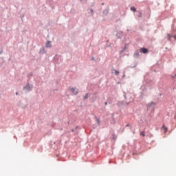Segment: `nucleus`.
<instances>
[{
  "mask_svg": "<svg viewBox=\"0 0 176 176\" xmlns=\"http://www.w3.org/2000/svg\"><path fill=\"white\" fill-rule=\"evenodd\" d=\"M113 71H114L116 75H119V74H120L119 71H118L116 69H113Z\"/></svg>",
  "mask_w": 176,
  "mask_h": 176,
  "instance_id": "obj_7",
  "label": "nucleus"
},
{
  "mask_svg": "<svg viewBox=\"0 0 176 176\" xmlns=\"http://www.w3.org/2000/svg\"><path fill=\"white\" fill-rule=\"evenodd\" d=\"M74 131H75V130H74V129H72V133H74Z\"/></svg>",
  "mask_w": 176,
  "mask_h": 176,
  "instance_id": "obj_14",
  "label": "nucleus"
},
{
  "mask_svg": "<svg viewBox=\"0 0 176 176\" xmlns=\"http://www.w3.org/2000/svg\"><path fill=\"white\" fill-rule=\"evenodd\" d=\"M89 98V94H87L85 96L84 98H85V100H86V98Z\"/></svg>",
  "mask_w": 176,
  "mask_h": 176,
  "instance_id": "obj_9",
  "label": "nucleus"
},
{
  "mask_svg": "<svg viewBox=\"0 0 176 176\" xmlns=\"http://www.w3.org/2000/svg\"><path fill=\"white\" fill-rule=\"evenodd\" d=\"M168 41H170V39H171V36H170V34H168Z\"/></svg>",
  "mask_w": 176,
  "mask_h": 176,
  "instance_id": "obj_10",
  "label": "nucleus"
},
{
  "mask_svg": "<svg viewBox=\"0 0 176 176\" xmlns=\"http://www.w3.org/2000/svg\"><path fill=\"white\" fill-rule=\"evenodd\" d=\"M18 95H19V93H18V92H16V96H18Z\"/></svg>",
  "mask_w": 176,
  "mask_h": 176,
  "instance_id": "obj_15",
  "label": "nucleus"
},
{
  "mask_svg": "<svg viewBox=\"0 0 176 176\" xmlns=\"http://www.w3.org/2000/svg\"><path fill=\"white\" fill-rule=\"evenodd\" d=\"M140 52H142V53L146 54L148 53V50L146 48H141Z\"/></svg>",
  "mask_w": 176,
  "mask_h": 176,
  "instance_id": "obj_3",
  "label": "nucleus"
},
{
  "mask_svg": "<svg viewBox=\"0 0 176 176\" xmlns=\"http://www.w3.org/2000/svg\"><path fill=\"white\" fill-rule=\"evenodd\" d=\"M104 105H108V102H104Z\"/></svg>",
  "mask_w": 176,
  "mask_h": 176,
  "instance_id": "obj_11",
  "label": "nucleus"
},
{
  "mask_svg": "<svg viewBox=\"0 0 176 176\" xmlns=\"http://www.w3.org/2000/svg\"><path fill=\"white\" fill-rule=\"evenodd\" d=\"M46 47H52V42L50 41H47L46 45H45Z\"/></svg>",
  "mask_w": 176,
  "mask_h": 176,
  "instance_id": "obj_4",
  "label": "nucleus"
},
{
  "mask_svg": "<svg viewBox=\"0 0 176 176\" xmlns=\"http://www.w3.org/2000/svg\"><path fill=\"white\" fill-rule=\"evenodd\" d=\"M131 10H132V12H137V9H135V7L134 6L131 7Z\"/></svg>",
  "mask_w": 176,
  "mask_h": 176,
  "instance_id": "obj_5",
  "label": "nucleus"
},
{
  "mask_svg": "<svg viewBox=\"0 0 176 176\" xmlns=\"http://www.w3.org/2000/svg\"><path fill=\"white\" fill-rule=\"evenodd\" d=\"M98 123H100V120L98 119H97Z\"/></svg>",
  "mask_w": 176,
  "mask_h": 176,
  "instance_id": "obj_13",
  "label": "nucleus"
},
{
  "mask_svg": "<svg viewBox=\"0 0 176 176\" xmlns=\"http://www.w3.org/2000/svg\"><path fill=\"white\" fill-rule=\"evenodd\" d=\"M173 38L176 41V36H173Z\"/></svg>",
  "mask_w": 176,
  "mask_h": 176,
  "instance_id": "obj_12",
  "label": "nucleus"
},
{
  "mask_svg": "<svg viewBox=\"0 0 176 176\" xmlns=\"http://www.w3.org/2000/svg\"><path fill=\"white\" fill-rule=\"evenodd\" d=\"M31 89H32V87H30V84H28L26 85V87H24V89L28 90V91H30V90H31Z\"/></svg>",
  "mask_w": 176,
  "mask_h": 176,
  "instance_id": "obj_2",
  "label": "nucleus"
},
{
  "mask_svg": "<svg viewBox=\"0 0 176 176\" xmlns=\"http://www.w3.org/2000/svg\"><path fill=\"white\" fill-rule=\"evenodd\" d=\"M69 90L70 91H72L75 95L78 94V93H79V91L78 90V89L76 88H69Z\"/></svg>",
  "mask_w": 176,
  "mask_h": 176,
  "instance_id": "obj_1",
  "label": "nucleus"
},
{
  "mask_svg": "<svg viewBox=\"0 0 176 176\" xmlns=\"http://www.w3.org/2000/svg\"><path fill=\"white\" fill-rule=\"evenodd\" d=\"M140 135H142V137H145V132L144 131L140 132Z\"/></svg>",
  "mask_w": 176,
  "mask_h": 176,
  "instance_id": "obj_8",
  "label": "nucleus"
},
{
  "mask_svg": "<svg viewBox=\"0 0 176 176\" xmlns=\"http://www.w3.org/2000/svg\"><path fill=\"white\" fill-rule=\"evenodd\" d=\"M162 130H163L164 133H166L167 132V127L163 126H162Z\"/></svg>",
  "mask_w": 176,
  "mask_h": 176,
  "instance_id": "obj_6",
  "label": "nucleus"
}]
</instances>
